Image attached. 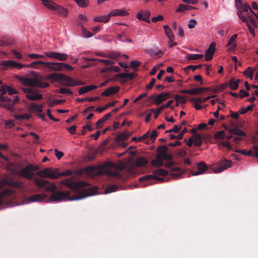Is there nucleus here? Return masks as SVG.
Here are the masks:
<instances>
[{"mask_svg":"<svg viewBox=\"0 0 258 258\" xmlns=\"http://www.w3.org/2000/svg\"><path fill=\"white\" fill-rule=\"evenodd\" d=\"M60 184L66 185L72 189L78 195L76 196L70 197V191H54L51 195L49 201L50 202H60L61 201H75L78 200L89 196L93 195V191L91 188L88 190L82 189L81 188L88 186L89 184L85 181H74L72 178H67L62 180Z\"/></svg>","mask_w":258,"mask_h":258,"instance_id":"1","label":"nucleus"},{"mask_svg":"<svg viewBox=\"0 0 258 258\" xmlns=\"http://www.w3.org/2000/svg\"><path fill=\"white\" fill-rule=\"evenodd\" d=\"M0 91L2 93L0 94V106L3 107L6 109L12 111L14 109V105L19 102V97L16 96L14 99L8 97L4 95L8 92L10 95L17 94L18 92L14 89L8 86H1Z\"/></svg>","mask_w":258,"mask_h":258,"instance_id":"2","label":"nucleus"},{"mask_svg":"<svg viewBox=\"0 0 258 258\" xmlns=\"http://www.w3.org/2000/svg\"><path fill=\"white\" fill-rule=\"evenodd\" d=\"M45 62H43L41 60H37L33 61L31 63L28 64H22L21 63L16 62L12 60H8L1 61L0 66L3 67V70H7L8 69L13 68H17L18 69L20 70L22 69L23 67H31L34 69H37L38 68V64H42L44 66Z\"/></svg>","mask_w":258,"mask_h":258,"instance_id":"3","label":"nucleus"},{"mask_svg":"<svg viewBox=\"0 0 258 258\" xmlns=\"http://www.w3.org/2000/svg\"><path fill=\"white\" fill-rule=\"evenodd\" d=\"M39 169V166L29 164L17 172L18 176L28 179H31L34 175V172Z\"/></svg>","mask_w":258,"mask_h":258,"instance_id":"4","label":"nucleus"},{"mask_svg":"<svg viewBox=\"0 0 258 258\" xmlns=\"http://www.w3.org/2000/svg\"><path fill=\"white\" fill-rule=\"evenodd\" d=\"M42 4L47 9L53 11H56L60 16L67 17L68 14V11L67 9L55 4L53 2H50L48 0H41Z\"/></svg>","mask_w":258,"mask_h":258,"instance_id":"5","label":"nucleus"},{"mask_svg":"<svg viewBox=\"0 0 258 258\" xmlns=\"http://www.w3.org/2000/svg\"><path fill=\"white\" fill-rule=\"evenodd\" d=\"M22 89L26 97L30 100H40L43 98L42 95L39 93L38 90L34 88H23Z\"/></svg>","mask_w":258,"mask_h":258,"instance_id":"6","label":"nucleus"},{"mask_svg":"<svg viewBox=\"0 0 258 258\" xmlns=\"http://www.w3.org/2000/svg\"><path fill=\"white\" fill-rule=\"evenodd\" d=\"M36 174L42 177H48L51 179L58 178V169L46 168L43 170L38 171Z\"/></svg>","mask_w":258,"mask_h":258,"instance_id":"7","label":"nucleus"},{"mask_svg":"<svg viewBox=\"0 0 258 258\" xmlns=\"http://www.w3.org/2000/svg\"><path fill=\"white\" fill-rule=\"evenodd\" d=\"M232 162L230 160L224 159L219 161L217 163L216 167L214 168V171L215 173L221 172L224 170L230 167Z\"/></svg>","mask_w":258,"mask_h":258,"instance_id":"8","label":"nucleus"},{"mask_svg":"<svg viewBox=\"0 0 258 258\" xmlns=\"http://www.w3.org/2000/svg\"><path fill=\"white\" fill-rule=\"evenodd\" d=\"M44 53L46 56L60 61L66 60L68 56L66 53H61L56 52L46 51Z\"/></svg>","mask_w":258,"mask_h":258,"instance_id":"9","label":"nucleus"},{"mask_svg":"<svg viewBox=\"0 0 258 258\" xmlns=\"http://www.w3.org/2000/svg\"><path fill=\"white\" fill-rule=\"evenodd\" d=\"M168 148L166 146H160L157 150V157L159 159L169 160L171 158V156L168 155L167 152Z\"/></svg>","mask_w":258,"mask_h":258,"instance_id":"10","label":"nucleus"},{"mask_svg":"<svg viewBox=\"0 0 258 258\" xmlns=\"http://www.w3.org/2000/svg\"><path fill=\"white\" fill-rule=\"evenodd\" d=\"M15 195V191L10 188H5L0 192V206L2 205L4 201L8 198H12Z\"/></svg>","mask_w":258,"mask_h":258,"instance_id":"11","label":"nucleus"},{"mask_svg":"<svg viewBox=\"0 0 258 258\" xmlns=\"http://www.w3.org/2000/svg\"><path fill=\"white\" fill-rule=\"evenodd\" d=\"M150 15L151 13L149 10H141L137 13L136 18L139 20L144 21L148 23H150V21L149 18Z\"/></svg>","mask_w":258,"mask_h":258,"instance_id":"12","label":"nucleus"},{"mask_svg":"<svg viewBox=\"0 0 258 258\" xmlns=\"http://www.w3.org/2000/svg\"><path fill=\"white\" fill-rule=\"evenodd\" d=\"M22 83L27 88H34L40 85V81L35 79L32 78H23L21 80Z\"/></svg>","mask_w":258,"mask_h":258,"instance_id":"13","label":"nucleus"},{"mask_svg":"<svg viewBox=\"0 0 258 258\" xmlns=\"http://www.w3.org/2000/svg\"><path fill=\"white\" fill-rule=\"evenodd\" d=\"M62 62H46L44 63V67H47L51 71H61L62 70Z\"/></svg>","mask_w":258,"mask_h":258,"instance_id":"14","label":"nucleus"},{"mask_svg":"<svg viewBox=\"0 0 258 258\" xmlns=\"http://www.w3.org/2000/svg\"><path fill=\"white\" fill-rule=\"evenodd\" d=\"M237 153H241L244 155L249 156H254L258 158V147L254 145L253 146L251 150L247 151L244 150H239L235 151Z\"/></svg>","mask_w":258,"mask_h":258,"instance_id":"15","label":"nucleus"},{"mask_svg":"<svg viewBox=\"0 0 258 258\" xmlns=\"http://www.w3.org/2000/svg\"><path fill=\"white\" fill-rule=\"evenodd\" d=\"M242 11L241 9H238L237 15L239 18L241 20L242 22L247 23L248 21H249L250 23H251L253 25L256 26L255 21L251 15L248 14L246 17H244L242 16Z\"/></svg>","mask_w":258,"mask_h":258,"instance_id":"16","label":"nucleus"},{"mask_svg":"<svg viewBox=\"0 0 258 258\" xmlns=\"http://www.w3.org/2000/svg\"><path fill=\"white\" fill-rule=\"evenodd\" d=\"M197 167L198 170L197 171H192V175L195 176L199 174H204L208 169V166L205 163V162L203 161L200 162L198 163H197Z\"/></svg>","mask_w":258,"mask_h":258,"instance_id":"17","label":"nucleus"},{"mask_svg":"<svg viewBox=\"0 0 258 258\" xmlns=\"http://www.w3.org/2000/svg\"><path fill=\"white\" fill-rule=\"evenodd\" d=\"M157 179L158 180H162L163 179L162 178H157L155 175H146L142 177H141L139 178V181L140 182L145 181L146 182L145 186L150 185L152 184L151 181L154 180V179Z\"/></svg>","mask_w":258,"mask_h":258,"instance_id":"18","label":"nucleus"},{"mask_svg":"<svg viewBox=\"0 0 258 258\" xmlns=\"http://www.w3.org/2000/svg\"><path fill=\"white\" fill-rule=\"evenodd\" d=\"M170 95L168 92L165 93L164 92L161 93L155 98V103L156 105L160 104L162 102L165 101L167 98H169Z\"/></svg>","mask_w":258,"mask_h":258,"instance_id":"19","label":"nucleus"},{"mask_svg":"<svg viewBox=\"0 0 258 258\" xmlns=\"http://www.w3.org/2000/svg\"><path fill=\"white\" fill-rule=\"evenodd\" d=\"M47 198V196L45 194H36L30 197L29 201L31 202H42L46 199Z\"/></svg>","mask_w":258,"mask_h":258,"instance_id":"20","label":"nucleus"},{"mask_svg":"<svg viewBox=\"0 0 258 258\" xmlns=\"http://www.w3.org/2000/svg\"><path fill=\"white\" fill-rule=\"evenodd\" d=\"M42 104L37 105L35 103H31L28 107L30 113H41L42 112Z\"/></svg>","mask_w":258,"mask_h":258,"instance_id":"21","label":"nucleus"},{"mask_svg":"<svg viewBox=\"0 0 258 258\" xmlns=\"http://www.w3.org/2000/svg\"><path fill=\"white\" fill-rule=\"evenodd\" d=\"M119 90V87L114 86L109 87L104 91L101 95L104 96H109L116 93Z\"/></svg>","mask_w":258,"mask_h":258,"instance_id":"22","label":"nucleus"},{"mask_svg":"<svg viewBox=\"0 0 258 258\" xmlns=\"http://www.w3.org/2000/svg\"><path fill=\"white\" fill-rule=\"evenodd\" d=\"M215 43H211L208 49L206 50L205 56L206 60L208 61L212 59L215 50Z\"/></svg>","mask_w":258,"mask_h":258,"instance_id":"23","label":"nucleus"},{"mask_svg":"<svg viewBox=\"0 0 258 258\" xmlns=\"http://www.w3.org/2000/svg\"><path fill=\"white\" fill-rule=\"evenodd\" d=\"M129 15L128 12L124 9H116L109 13V16H125Z\"/></svg>","mask_w":258,"mask_h":258,"instance_id":"24","label":"nucleus"},{"mask_svg":"<svg viewBox=\"0 0 258 258\" xmlns=\"http://www.w3.org/2000/svg\"><path fill=\"white\" fill-rule=\"evenodd\" d=\"M240 82L239 79L235 81L234 78H232L227 83H225V85L228 86L232 90H236L239 87Z\"/></svg>","mask_w":258,"mask_h":258,"instance_id":"25","label":"nucleus"},{"mask_svg":"<svg viewBox=\"0 0 258 258\" xmlns=\"http://www.w3.org/2000/svg\"><path fill=\"white\" fill-rule=\"evenodd\" d=\"M184 172V170L179 167H173L171 171L170 175L175 179L180 178L182 173Z\"/></svg>","mask_w":258,"mask_h":258,"instance_id":"26","label":"nucleus"},{"mask_svg":"<svg viewBox=\"0 0 258 258\" xmlns=\"http://www.w3.org/2000/svg\"><path fill=\"white\" fill-rule=\"evenodd\" d=\"M117 77L124 79V82L128 80H132L135 79L136 75L135 73H120L117 75Z\"/></svg>","mask_w":258,"mask_h":258,"instance_id":"27","label":"nucleus"},{"mask_svg":"<svg viewBox=\"0 0 258 258\" xmlns=\"http://www.w3.org/2000/svg\"><path fill=\"white\" fill-rule=\"evenodd\" d=\"M98 88L96 85H88L81 87L79 90V94L82 95L85 93L88 92L91 90H95Z\"/></svg>","mask_w":258,"mask_h":258,"instance_id":"28","label":"nucleus"},{"mask_svg":"<svg viewBox=\"0 0 258 258\" xmlns=\"http://www.w3.org/2000/svg\"><path fill=\"white\" fill-rule=\"evenodd\" d=\"M237 37V34H234L230 38V39L228 41L227 44H226V46L228 47L230 46V47H229V49L230 50H233L237 46L236 44L233 43V42L235 41Z\"/></svg>","mask_w":258,"mask_h":258,"instance_id":"29","label":"nucleus"},{"mask_svg":"<svg viewBox=\"0 0 258 258\" xmlns=\"http://www.w3.org/2000/svg\"><path fill=\"white\" fill-rule=\"evenodd\" d=\"M22 166V164L19 162L13 163L9 161L7 163V167L8 169L12 171H14L16 170L20 169Z\"/></svg>","mask_w":258,"mask_h":258,"instance_id":"30","label":"nucleus"},{"mask_svg":"<svg viewBox=\"0 0 258 258\" xmlns=\"http://www.w3.org/2000/svg\"><path fill=\"white\" fill-rule=\"evenodd\" d=\"M118 101L117 100H114L112 102H109L107 103L104 106L102 107H97L96 109V111H97L99 113H101L106 110V109L114 106L117 103Z\"/></svg>","mask_w":258,"mask_h":258,"instance_id":"31","label":"nucleus"},{"mask_svg":"<svg viewBox=\"0 0 258 258\" xmlns=\"http://www.w3.org/2000/svg\"><path fill=\"white\" fill-rule=\"evenodd\" d=\"M63 77V74L55 73L48 75L47 78L53 81H58L61 80Z\"/></svg>","mask_w":258,"mask_h":258,"instance_id":"32","label":"nucleus"},{"mask_svg":"<svg viewBox=\"0 0 258 258\" xmlns=\"http://www.w3.org/2000/svg\"><path fill=\"white\" fill-rule=\"evenodd\" d=\"M85 61H98L103 62L106 66H109L113 64L114 62L110 60L101 59L98 58H91L87 57H83Z\"/></svg>","mask_w":258,"mask_h":258,"instance_id":"33","label":"nucleus"},{"mask_svg":"<svg viewBox=\"0 0 258 258\" xmlns=\"http://www.w3.org/2000/svg\"><path fill=\"white\" fill-rule=\"evenodd\" d=\"M63 83L64 85L70 87L74 86V81L72 78L68 77L63 75V77L61 80Z\"/></svg>","mask_w":258,"mask_h":258,"instance_id":"34","label":"nucleus"},{"mask_svg":"<svg viewBox=\"0 0 258 258\" xmlns=\"http://www.w3.org/2000/svg\"><path fill=\"white\" fill-rule=\"evenodd\" d=\"M192 138L194 140V144L196 146H201L203 140H202V137L201 135L199 134H195L192 136Z\"/></svg>","mask_w":258,"mask_h":258,"instance_id":"35","label":"nucleus"},{"mask_svg":"<svg viewBox=\"0 0 258 258\" xmlns=\"http://www.w3.org/2000/svg\"><path fill=\"white\" fill-rule=\"evenodd\" d=\"M229 132L231 134L241 137H244L246 135L245 133L243 131L237 127H234L230 129L229 130Z\"/></svg>","mask_w":258,"mask_h":258,"instance_id":"36","label":"nucleus"},{"mask_svg":"<svg viewBox=\"0 0 258 258\" xmlns=\"http://www.w3.org/2000/svg\"><path fill=\"white\" fill-rule=\"evenodd\" d=\"M111 16H109V13L107 16H97L94 18V21L95 22H99L103 23H106L109 21L110 18Z\"/></svg>","mask_w":258,"mask_h":258,"instance_id":"37","label":"nucleus"},{"mask_svg":"<svg viewBox=\"0 0 258 258\" xmlns=\"http://www.w3.org/2000/svg\"><path fill=\"white\" fill-rule=\"evenodd\" d=\"M208 89L207 88H195L192 89L190 90V94L191 95H197V94H201L203 93L204 91H207Z\"/></svg>","mask_w":258,"mask_h":258,"instance_id":"38","label":"nucleus"},{"mask_svg":"<svg viewBox=\"0 0 258 258\" xmlns=\"http://www.w3.org/2000/svg\"><path fill=\"white\" fill-rule=\"evenodd\" d=\"M32 115L29 113H25L22 114H16L14 115V117L16 120H22L23 119H29L31 118Z\"/></svg>","mask_w":258,"mask_h":258,"instance_id":"39","label":"nucleus"},{"mask_svg":"<svg viewBox=\"0 0 258 258\" xmlns=\"http://www.w3.org/2000/svg\"><path fill=\"white\" fill-rule=\"evenodd\" d=\"M34 181L35 184L40 188L45 187V185L48 183V181L39 178H35Z\"/></svg>","mask_w":258,"mask_h":258,"instance_id":"40","label":"nucleus"},{"mask_svg":"<svg viewBox=\"0 0 258 258\" xmlns=\"http://www.w3.org/2000/svg\"><path fill=\"white\" fill-rule=\"evenodd\" d=\"M194 9H196V8L193 7L189 5H185L182 4H180L178 8H177L176 10V12H183L185 10H190Z\"/></svg>","mask_w":258,"mask_h":258,"instance_id":"41","label":"nucleus"},{"mask_svg":"<svg viewBox=\"0 0 258 258\" xmlns=\"http://www.w3.org/2000/svg\"><path fill=\"white\" fill-rule=\"evenodd\" d=\"M148 163L147 160L143 157H139L136 160L135 164L137 167H141L145 165Z\"/></svg>","mask_w":258,"mask_h":258,"instance_id":"42","label":"nucleus"},{"mask_svg":"<svg viewBox=\"0 0 258 258\" xmlns=\"http://www.w3.org/2000/svg\"><path fill=\"white\" fill-rule=\"evenodd\" d=\"M203 57V55L201 54H187L186 58L187 60H196L202 58Z\"/></svg>","mask_w":258,"mask_h":258,"instance_id":"43","label":"nucleus"},{"mask_svg":"<svg viewBox=\"0 0 258 258\" xmlns=\"http://www.w3.org/2000/svg\"><path fill=\"white\" fill-rule=\"evenodd\" d=\"M131 135L127 132H124L118 135L116 138V141L118 142L126 140Z\"/></svg>","mask_w":258,"mask_h":258,"instance_id":"44","label":"nucleus"},{"mask_svg":"<svg viewBox=\"0 0 258 258\" xmlns=\"http://www.w3.org/2000/svg\"><path fill=\"white\" fill-rule=\"evenodd\" d=\"M56 188L57 186L53 183H50L48 181V183L44 187V190L46 191H53V192Z\"/></svg>","mask_w":258,"mask_h":258,"instance_id":"45","label":"nucleus"},{"mask_svg":"<svg viewBox=\"0 0 258 258\" xmlns=\"http://www.w3.org/2000/svg\"><path fill=\"white\" fill-rule=\"evenodd\" d=\"M10 185L15 188H22L23 182L21 181H13L10 182Z\"/></svg>","mask_w":258,"mask_h":258,"instance_id":"46","label":"nucleus"},{"mask_svg":"<svg viewBox=\"0 0 258 258\" xmlns=\"http://www.w3.org/2000/svg\"><path fill=\"white\" fill-rule=\"evenodd\" d=\"M78 5L81 8H85L89 5L88 0H74Z\"/></svg>","mask_w":258,"mask_h":258,"instance_id":"47","label":"nucleus"},{"mask_svg":"<svg viewBox=\"0 0 258 258\" xmlns=\"http://www.w3.org/2000/svg\"><path fill=\"white\" fill-rule=\"evenodd\" d=\"M118 187L115 185H111L106 187L104 190L105 194H109L112 192L115 191L117 190Z\"/></svg>","mask_w":258,"mask_h":258,"instance_id":"48","label":"nucleus"},{"mask_svg":"<svg viewBox=\"0 0 258 258\" xmlns=\"http://www.w3.org/2000/svg\"><path fill=\"white\" fill-rule=\"evenodd\" d=\"M154 173L156 175L164 176L168 174V171L164 169L159 168L154 171Z\"/></svg>","mask_w":258,"mask_h":258,"instance_id":"49","label":"nucleus"},{"mask_svg":"<svg viewBox=\"0 0 258 258\" xmlns=\"http://www.w3.org/2000/svg\"><path fill=\"white\" fill-rule=\"evenodd\" d=\"M81 28L82 33L85 37L89 38L93 36V34L87 30L83 25H81Z\"/></svg>","mask_w":258,"mask_h":258,"instance_id":"50","label":"nucleus"},{"mask_svg":"<svg viewBox=\"0 0 258 258\" xmlns=\"http://www.w3.org/2000/svg\"><path fill=\"white\" fill-rule=\"evenodd\" d=\"M241 10L242 11V12H248V11H250V12L252 14H255V13L251 10L250 6L248 4H246V3H245L243 4V6L241 8Z\"/></svg>","mask_w":258,"mask_h":258,"instance_id":"51","label":"nucleus"},{"mask_svg":"<svg viewBox=\"0 0 258 258\" xmlns=\"http://www.w3.org/2000/svg\"><path fill=\"white\" fill-rule=\"evenodd\" d=\"M164 160L158 159L156 156V159L152 161V164L158 167H161L163 164V160Z\"/></svg>","mask_w":258,"mask_h":258,"instance_id":"52","label":"nucleus"},{"mask_svg":"<svg viewBox=\"0 0 258 258\" xmlns=\"http://www.w3.org/2000/svg\"><path fill=\"white\" fill-rule=\"evenodd\" d=\"M165 33L168 38H169V42H172L174 39V36L172 32V31L171 29H168V30H166V31H165Z\"/></svg>","mask_w":258,"mask_h":258,"instance_id":"53","label":"nucleus"},{"mask_svg":"<svg viewBox=\"0 0 258 258\" xmlns=\"http://www.w3.org/2000/svg\"><path fill=\"white\" fill-rule=\"evenodd\" d=\"M72 173V171L70 170H66L64 171L61 172H58V178H59L61 176H69L71 175Z\"/></svg>","mask_w":258,"mask_h":258,"instance_id":"54","label":"nucleus"},{"mask_svg":"<svg viewBox=\"0 0 258 258\" xmlns=\"http://www.w3.org/2000/svg\"><path fill=\"white\" fill-rule=\"evenodd\" d=\"M215 138L216 139H222L225 138V132L223 131L217 132L215 134Z\"/></svg>","mask_w":258,"mask_h":258,"instance_id":"55","label":"nucleus"},{"mask_svg":"<svg viewBox=\"0 0 258 258\" xmlns=\"http://www.w3.org/2000/svg\"><path fill=\"white\" fill-rule=\"evenodd\" d=\"M202 65L199 64L197 66H191L189 65L185 68V72H187L189 69H192V71H195L197 69H200L202 67Z\"/></svg>","mask_w":258,"mask_h":258,"instance_id":"56","label":"nucleus"},{"mask_svg":"<svg viewBox=\"0 0 258 258\" xmlns=\"http://www.w3.org/2000/svg\"><path fill=\"white\" fill-rule=\"evenodd\" d=\"M45 55H40L34 53H30L28 54V56L32 59H39L40 58H44L45 57Z\"/></svg>","mask_w":258,"mask_h":258,"instance_id":"57","label":"nucleus"},{"mask_svg":"<svg viewBox=\"0 0 258 258\" xmlns=\"http://www.w3.org/2000/svg\"><path fill=\"white\" fill-rule=\"evenodd\" d=\"M59 93L60 94H73V92L70 90H69L66 88H61L59 90Z\"/></svg>","mask_w":258,"mask_h":258,"instance_id":"58","label":"nucleus"},{"mask_svg":"<svg viewBox=\"0 0 258 258\" xmlns=\"http://www.w3.org/2000/svg\"><path fill=\"white\" fill-rule=\"evenodd\" d=\"M174 99L177 101H180V102L181 104H185V100L184 97H183L180 95H175L174 96Z\"/></svg>","mask_w":258,"mask_h":258,"instance_id":"59","label":"nucleus"},{"mask_svg":"<svg viewBox=\"0 0 258 258\" xmlns=\"http://www.w3.org/2000/svg\"><path fill=\"white\" fill-rule=\"evenodd\" d=\"M181 128V127L180 126H179L177 125H175L172 129L167 131L166 133H178L180 130Z\"/></svg>","mask_w":258,"mask_h":258,"instance_id":"60","label":"nucleus"},{"mask_svg":"<svg viewBox=\"0 0 258 258\" xmlns=\"http://www.w3.org/2000/svg\"><path fill=\"white\" fill-rule=\"evenodd\" d=\"M157 132L156 130H153L151 134H149V137L151 140H152L153 142L155 140L157 137Z\"/></svg>","mask_w":258,"mask_h":258,"instance_id":"61","label":"nucleus"},{"mask_svg":"<svg viewBox=\"0 0 258 258\" xmlns=\"http://www.w3.org/2000/svg\"><path fill=\"white\" fill-rule=\"evenodd\" d=\"M119 56V54L115 52H111L108 54L107 57H109L113 59H116Z\"/></svg>","mask_w":258,"mask_h":258,"instance_id":"62","label":"nucleus"},{"mask_svg":"<svg viewBox=\"0 0 258 258\" xmlns=\"http://www.w3.org/2000/svg\"><path fill=\"white\" fill-rule=\"evenodd\" d=\"M156 82V79L154 78H152L151 80L150 83L146 86V89L147 90H150L152 88L154 84Z\"/></svg>","mask_w":258,"mask_h":258,"instance_id":"63","label":"nucleus"},{"mask_svg":"<svg viewBox=\"0 0 258 258\" xmlns=\"http://www.w3.org/2000/svg\"><path fill=\"white\" fill-rule=\"evenodd\" d=\"M54 152L55 155L58 160H59L64 155V154L62 152L59 151L56 149L54 150Z\"/></svg>","mask_w":258,"mask_h":258,"instance_id":"64","label":"nucleus"}]
</instances>
